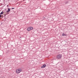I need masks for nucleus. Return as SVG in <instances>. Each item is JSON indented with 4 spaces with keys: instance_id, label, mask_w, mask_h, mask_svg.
<instances>
[{
    "instance_id": "1",
    "label": "nucleus",
    "mask_w": 78,
    "mask_h": 78,
    "mask_svg": "<svg viewBox=\"0 0 78 78\" xmlns=\"http://www.w3.org/2000/svg\"><path fill=\"white\" fill-rule=\"evenodd\" d=\"M22 69H19L16 70V72L17 73H19L20 72H22Z\"/></svg>"
},
{
    "instance_id": "2",
    "label": "nucleus",
    "mask_w": 78,
    "mask_h": 78,
    "mask_svg": "<svg viewBox=\"0 0 78 78\" xmlns=\"http://www.w3.org/2000/svg\"><path fill=\"white\" fill-rule=\"evenodd\" d=\"M62 58V55L61 54H58L57 56V59H61Z\"/></svg>"
},
{
    "instance_id": "3",
    "label": "nucleus",
    "mask_w": 78,
    "mask_h": 78,
    "mask_svg": "<svg viewBox=\"0 0 78 78\" xmlns=\"http://www.w3.org/2000/svg\"><path fill=\"white\" fill-rule=\"evenodd\" d=\"M33 27H30L27 28V30L29 31H31V30H33Z\"/></svg>"
},
{
    "instance_id": "4",
    "label": "nucleus",
    "mask_w": 78,
    "mask_h": 78,
    "mask_svg": "<svg viewBox=\"0 0 78 78\" xmlns=\"http://www.w3.org/2000/svg\"><path fill=\"white\" fill-rule=\"evenodd\" d=\"M46 66V65H45V64H44L41 66V68H45V67Z\"/></svg>"
},
{
    "instance_id": "5",
    "label": "nucleus",
    "mask_w": 78,
    "mask_h": 78,
    "mask_svg": "<svg viewBox=\"0 0 78 78\" xmlns=\"http://www.w3.org/2000/svg\"><path fill=\"white\" fill-rule=\"evenodd\" d=\"M10 11H11V9H10L8 8V10L6 11V12L7 13H8V12H9Z\"/></svg>"
},
{
    "instance_id": "6",
    "label": "nucleus",
    "mask_w": 78,
    "mask_h": 78,
    "mask_svg": "<svg viewBox=\"0 0 78 78\" xmlns=\"http://www.w3.org/2000/svg\"><path fill=\"white\" fill-rule=\"evenodd\" d=\"M62 35L63 36H66V34H64V33H63L62 34Z\"/></svg>"
},
{
    "instance_id": "7",
    "label": "nucleus",
    "mask_w": 78,
    "mask_h": 78,
    "mask_svg": "<svg viewBox=\"0 0 78 78\" xmlns=\"http://www.w3.org/2000/svg\"><path fill=\"white\" fill-rule=\"evenodd\" d=\"M3 14V12H2L0 13V14Z\"/></svg>"
},
{
    "instance_id": "8",
    "label": "nucleus",
    "mask_w": 78,
    "mask_h": 78,
    "mask_svg": "<svg viewBox=\"0 0 78 78\" xmlns=\"http://www.w3.org/2000/svg\"><path fill=\"white\" fill-rule=\"evenodd\" d=\"M43 20H44V19H45V17H43Z\"/></svg>"
},
{
    "instance_id": "9",
    "label": "nucleus",
    "mask_w": 78,
    "mask_h": 78,
    "mask_svg": "<svg viewBox=\"0 0 78 78\" xmlns=\"http://www.w3.org/2000/svg\"><path fill=\"white\" fill-rule=\"evenodd\" d=\"M67 3H68V2H65V4H67Z\"/></svg>"
},
{
    "instance_id": "10",
    "label": "nucleus",
    "mask_w": 78,
    "mask_h": 78,
    "mask_svg": "<svg viewBox=\"0 0 78 78\" xmlns=\"http://www.w3.org/2000/svg\"><path fill=\"white\" fill-rule=\"evenodd\" d=\"M12 9H15V8H12Z\"/></svg>"
},
{
    "instance_id": "11",
    "label": "nucleus",
    "mask_w": 78,
    "mask_h": 78,
    "mask_svg": "<svg viewBox=\"0 0 78 78\" xmlns=\"http://www.w3.org/2000/svg\"><path fill=\"white\" fill-rule=\"evenodd\" d=\"M0 17H2V15H0Z\"/></svg>"
},
{
    "instance_id": "12",
    "label": "nucleus",
    "mask_w": 78,
    "mask_h": 78,
    "mask_svg": "<svg viewBox=\"0 0 78 78\" xmlns=\"http://www.w3.org/2000/svg\"><path fill=\"white\" fill-rule=\"evenodd\" d=\"M8 6H9V5H7V7H8Z\"/></svg>"
},
{
    "instance_id": "13",
    "label": "nucleus",
    "mask_w": 78,
    "mask_h": 78,
    "mask_svg": "<svg viewBox=\"0 0 78 78\" xmlns=\"http://www.w3.org/2000/svg\"><path fill=\"white\" fill-rule=\"evenodd\" d=\"M5 16H6V15H5L4 16L5 17Z\"/></svg>"
},
{
    "instance_id": "14",
    "label": "nucleus",
    "mask_w": 78,
    "mask_h": 78,
    "mask_svg": "<svg viewBox=\"0 0 78 78\" xmlns=\"http://www.w3.org/2000/svg\"><path fill=\"white\" fill-rule=\"evenodd\" d=\"M5 19H6V17H5Z\"/></svg>"
}]
</instances>
